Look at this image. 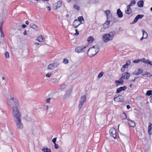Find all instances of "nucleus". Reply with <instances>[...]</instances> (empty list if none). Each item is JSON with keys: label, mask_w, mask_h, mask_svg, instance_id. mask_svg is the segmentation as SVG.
Wrapping results in <instances>:
<instances>
[{"label": "nucleus", "mask_w": 152, "mask_h": 152, "mask_svg": "<svg viewBox=\"0 0 152 152\" xmlns=\"http://www.w3.org/2000/svg\"><path fill=\"white\" fill-rule=\"evenodd\" d=\"M10 104L13 107L12 108V114L14 118L16 126L18 129H22L23 128V125L21 122V118L20 113L18 107V101L15 99L13 98H11L10 100Z\"/></svg>", "instance_id": "f257e3e1"}, {"label": "nucleus", "mask_w": 152, "mask_h": 152, "mask_svg": "<svg viewBox=\"0 0 152 152\" xmlns=\"http://www.w3.org/2000/svg\"><path fill=\"white\" fill-rule=\"evenodd\" d=\"M115 34V32L114 31H111L108 34H104L102 36L103 41L104 42L107 43L112 40Z\"/></svg>", "instance_id": "f03ea898"}, {"label": "nucleus", "mask_w": 152, "mask_h": 152, "mask_svg": "<svg viewBox=\"0 0 152 152\" xmlns=\"http://www.w3.org/2000/svg\"><path fill=\"white\" fill-rule=\"evenodd\" d=\"M90 50L92 52H95V53H90V57H92L94 56L99 51L100 48L97 45H95L90 48L87 52V54L88 55L89 53H90Z\"/></svg>", "instance_id": "7ed1b4c3"}, {"label": "nucleus", "mask_w": 152, "mask_h": 152, "mask_svg": "<svg viewBox=\"0 0 152 152\" xmlns=\"http://www.w3.org/2000/svg\"><path fill=\"white\" fill-rule=\"evenodd\" d=\"M88 47V45L83 46H81L77 47L75 49V51L76 52L80 53L84 52L85 51V49Z\"/></svg>", "instance_id": "20e7f679"}, {"label": "nucleus", "mask_w": 152, "mask_h": 152, "mask_svg": "<svg viewBox=\"0 0 152 152\" xmlns=\"http://www.w3.org/2000/svg\"><path fill=\"white\" fill-rule=\"evenodd\" d=\"M109 133L111 136H112L114 139L116 138V130L114 128H111L109 130Z\"/></svg>", "instance_id": "39448f33"}, {"label": "nucleus", "mask_w": 152, "mask_h": 152, "mask_svg": "<svg viewBox=\"0 0 152 152\" xmlns=\"http://www.w3.org/2000/svg\"><path fill=\"white\" fill-rule=\"evenodd\" d=\"M59 65V64L57 63H53L50 64L48 66V69L52 70L56 67Z\"/></svg>", "instance_id": "423d86ee"}, {"label": "nucleus", "mask_w": 152, "mask_h": 152, "mask_svg": "<svg viewBox=\"0 0 152 152\" xmlns=\"http://www.w3.org/2000/svg\"><path fill=\"white\" fill-rule=\"evenodd\" d=\"M122 96L121 95H119L118 96H115L113 98V99L114 101L116 102H122Z\"/></svg>", "instance_id": "0eeeda50"}, {"label": "nucleus", "mask_w": 152, "mask_h": 152, "mask_svg": "<svg viewBox=\"0 0 152 152\" xmlns=\"http://www.w3.org/2000/svg\"><path fill=\"white\" fill-rule=\"evenodd\" d=\"M143 71L142 69L138 68L137 70H135L133 73V74L134 75H138L140 74H142Z\"/></svg>", "instance_id": "6e6552de"}, {"label": "nucleus", "mask_w": 152, "mask_h": 152, "mask_svg": "<svg viewBox=\"0 0 152 152\" xmlns=\"http://www.w3.org/2000/svg\"><path fill=\"white\" fill-rule=\"evenodd\" d=\"M130 76V74L127 72L124 73L122 76V78L123 79H128Z\"/></svg>", "instance_id": "1a4fd4ad"}, {"label": "nucleus", "mask_w": 152, "mask_h": 152, "mask_svg": "<svg viewBox=\"0 0 152 152\" xmlns=\"http://www.w3.org/2000/svg\"><path fill=\"white\" fill-rule=\"evenodd\" d=\"M128 123V125L132 127H134L135 126V124L134 122L131 120L129 118H127Z\"/></svg>", "instance_id": "9d476101"}, {"label": "nucleus", "mask_w": 152, "mask_h": 152, "mask_svg": "<svg viewBox=\"0 0 152 152\" xmlns=\"http://www.w3.org/2000/svg\"><path fill=\"white\" fill-rule=\"evenodd\" d=\"M141 61L145 64H148L152 66V62H150L148 60L145 59V58H143L140 59Z\"/></svg>", "instance_id": "9b49d317"}, {"label": "nucleus", "mask_w": 152, "mask_h": 152, "mask_svg": "<svg viewBox=\"0 0 152 152\" xmlns=\"http://www.w3.org/2000/svg\"><path fill=\"white\" fill-rule=\"evenodd\" d=\"M81 24L77 19H75L73 23V25L75 28H77Z\"/></svg>", "instance_id": "f8f14e48"}, {"label": "nucleus", "mask_w": 152, "mask_h": 152, "mask_svg": "<svg viewBox=\"0 0 152 152\" xmlns=\"http://www.w3.org/2000/svg\"><path fill=\"white\" fill-rule=\"evenodd\" d=\"M126 87L125 86H124L123 87H121L117 89L116 91V93H120L122 91L126 90Z\"/></svg>", "instance_id": "ddd939ff"}, {"label": "nucleus", "mask_w": 152, "mask_h": 152, "mask_svg": "<svg viewBox=\"0 0 152 152\" xmlns=\"http://www.w3.org/2000/svg\"><path fill=\"white\" fill-rule=\"evenodd\" d=\"M117 15L119 18H122L123 16V13L120 9H118L117 10Z\"/></svg>", "instance_id": "4468645a"}, {"label": "nucleus", "mask_w": 152, "mask_h": 152, "mask_svg": "<svg viewBox=\"0 0 152 152\" xmlns=\"http://www.w3.org/2000/svg\"><path fill=\"white\" fill-rule=\"evenodd\" d=\"M110 21V20H107L103 24L104 28H106L109 27Z\"/></svg>", "instance_id": "2eb2a0df"}, {"label": "nucleus", "mask_w": 152, "mask_h": 152, "mask_svg": "<svg viewBox=\"0 0 152 152\" xmlns=\"http://www.w3.org/2000/svg\"><path fill=\"white\" fill-rule=\"evenodd\" d=\"M144 1L143 0H140L138 2L137 4L139 7H143Z\"/></svg>", "instance_id": "dca6fc26"}, {"label": "nucleus", "mask_w": 152, "mask_h": 152, "mask_svg": "<svg viewBox=\"0 0 152 152\" xmlns=\"http://www.w3.org/2000/svg\"><path fill=\"white\" fill-rule=\"evenodd\" d=\"M72 92V90L71 89H69L68 90L64 95V97L65 98H66L67 97L69 96L71 94Z\"/></svg>", "instance_id": "f3484780"}, {"label": "nucleus", "mask_w": 152, "mask_h": 152, "mask_svg": "<svg viewBox=\"0 0 152 152\" xmlns=\"http://www.w3.org/2000/svg\"><path fill=\"white\" fill-rule=\"evenodd\" d=\"M42 150L44 152H51L50 149L47 148V147H45L42 149Z\"/></svg>", "instance_id": "a211bd4d"}, {"label": "nucleus", "mask_w": 152, "mask_h": 152, "mask_svg": "<svg viewBox=\"0 0 152 152\" xmlns=\"http://www.w3.org/2000/svg\"><path fill=\"white\" fill-rule=\"evenodd\" d=\"M130 6L129 5H128L127 6V10L126 11V13L128 14H130L131 12V9L130 8Z\"/></svg>", "instance_id": "6ab92c4d"}, {"label": "nucleus", "mask_w": 152, "mask_h": 152, "mask_svg": "<svg viewBox=\"0 0 152 152\" xmlns=\"http://www.w3.org/2000/svg\"><path fill=\"white\" fill-rule=\"evenodd\" d=\"M37 40L39 42H43L44 39L42 36H41L37 37Z\"/></svg>", "instance_id": "aec40b11"}, {"label": "nucleus", "mask_w": 152, "mask_h": 152, "mask_svg": "<svg viewBox=\"0 0 152 152\" xmlns=\"http://www.w3.org/2000/svg\"><path fill=\"white\" fill-rule=\"evenodd\" d=\"M122 77L120 79L118 80H116L115 81V83L117 84H122L124 83V80H123L122 79Z\"/></svg>", "instance_id": "412c9836"}, {"label": "nucleus", "mask_w": 152, "mask_h": 152, "mask_svg": "<svg viewBox=\"0 0 152 152\" xmlns=\"http://www.w3.org/2000/svg\"><path fill=\"white\" fill-rule=\"evenodd\" d=\"M86 102V101H83L80 100V104L79 105V109H80L82 107V106L83 104L84 103V102Z\"/></svg>", "instance_id": "4be33fe9"}, {"label": "nucleus", "mask_w": 152, "mask_h": 152, "mask_svg": "<svg viewBox=\"0 0 152 152\" xmlns=\"http://www.w3.org/2000/svg\"><path fill=\"white\" fill-rule=\"evenodd\" d=\"M30 27L31 28L35 30L37 29V26L33 23H31L30 24Z\"/></svg>", "instance_id": "5701e85b"}, {"label": "nucleus", "mask_w": 152, "mask_h": 152, "mask_svg": "<svg viewBox=\"0 0 152 152\" xmlns=\"http://www.w3.org/2000/svg\"><path fill=\"white\" fill-rule=\"evenodd\" d=\"M87 41L89 43H91L94 41V39L93 37L90 36L88 39Z\"/></svg>", "instance_id": "b1692460"}, {"label": "nucleus", "mask_w": 152, "mask_h": 152, "mask_svg": "<svg viewBox=\"0 0 152 152\" xmlns=\"http://www.w3.org/2000/svg\"><path fill=\"white\" fill-rule=\"evenodd\" d=\"M78 22H80V23L81 24L82 23V21L84 20L83 18V16H80L78 18Z\"/></svg>", "instance_id": "393cba45"}, {"label": "nucleus", "mask_w": 152, "mask_h": 152, "mask_svg": "<svg viewBox=\"0 0 152 152\" xmlns=\"http://www.w3.org/2000/svg\"><path fill=\"white\" fill-rule=\"evenodd\" d=\"M142 32L143 36L144 37V38H146L148 35L147 33L143 29L142 30Z\"/></svg>", "instance_id": "a878e982"}, {"label": "nucleus", "mask_w": 152, "mask_h": 152, "mask_svg": "<svg viewBox=\"0 0 152 152\" xmlns=\"http://www.w3.org/2000/svg\"><path fill=\"white\" fill-rule=\"evenodd\" d=\"M148 74H149L150 75L147 76V77H151L152 76V75L150 73L148 72L147 71L145 72L144 74H142V76H144L145 75H148Z\"/></svg>", "instance_id": "bb28decb"}, {"label": "nucleus", "mask_w": 152, "mask_h": 152, "mask_svg": "<svg viewBox=\"0 0 152 152\" xmlns=\"http://www.w3.org/2000/svg\"><path fill=\"white\" fill-rule=\"evenodd\" d=\"M121 117L122 119H125L127 118V116L125 113H123L121 115Z\"/></svg>", "instance_id": "cd10ccee"}, {"label": "nucleus", "mask_w": 152, "mask_h": 152, "mask_svg": "<svg viewBox=\"0 0 152 152\" xmlns=\"http://www.w3.org/2000/svg\"><path fill=\"white\" fill-rule=\"evenodd\" d=\"M62 5L61 2L60 1H58L57 3L56 6V8L60 7Z\"/></svg>", "instance_id": "c85d7f7f"}, {"label": "nucleus", "mask_w": 152, "mask_h": 152, "mask_svg": "<svg viewBox=\"0 0 152 152\" xmlns=\"http://www.w3.org/2000/svg\"><path fill=\"white\" fill-rule=\"evenodd\" d=\"M146 95L147 96H150L152 95V90H148V91L146 94Z\"/></svg>", "instance_id": "c756f323"}, {"label": "nucleus", "mask_w": 152, "mask_h": 152, "mask_svg": "<svg viewBox=\"0 0 152 152\" xmlns=\"http://www.w3.org/2000/svg\"><path fill=\"white\" fill-rule=\"evenodd\" d=\"M136 3V1L134 0H132V1L129 4V6H131L134 5Z\"/></svg>", "instance_id": "7c9ffc66"}, {"label": "nucleus", "mask_w": 152, "mask_h": 152, "mask_svg": "<svg viewBox=\"0 0 152 152\" xmlns=\"http://www.w3.org/2000/svg\"><path fill=\"white\" fill-rule=\"evenodd\" d=\"M74 7L75 9H77L78 10H79L80 9V7L76 4H74Z\"/></svg>", "instance_id": "2f4dec72"}, {"label": "nucleus", "mask_w": 152, "mask_h": 152, "mask_svg": "<svg viewBox=\"0 0 152 152\" xmlns=\"http://www.w3.org/2000/svg\"><path fill=\"white\" fill-rule=\"evenodd\" d=\"M104 72L103 71L101 72L98 75V78H100L101 77L104 75Z\"/></svg>", "instance_id": "473e14b6"}, {"label": "nucleus", "mask_w": 152, "mask_h": 152, "mask_svg": "<svg viewBox=\"0 0 152 152\" xmlns=\"http://www.w3.org/2000/svg\"><path fill=\"white\" fill-rule=\"evenodd\" d=\"M63 63L65 64H67L69 63V61L67 58H64L63 59Z\"/></svg>", "instance_id": "72a5a7b5"}, {"label": "nucleus", "mask_w": 152, "mask_h": 152, "mask_svg": "<svg viewBox=\"0 0 152 152\" xmlns=\"http://www.w3.org/2000/svg\"><path fill=\"white\" fill-rule=\"evenodd\" d=\"M144 15H138L136 16L138 18V20L140 19H141L142 18Z\"/></svg>", "instance_id": "f704fd0d"}, {"label": "nucleus", "mask_w": 152, "mask_h": 152, "mask_svg": "<svg viewBox=\"0 0 152 152\" xmlns=\"http://www.w3.org/2000/svg\"><path fill=\"white\" fill-rule=\"evenodd\" d=\"M138 18L136 16V17L134 18V21L132 23V24H134L136 22H137L138 20Z\"/></svg>", "instance_id": "c9c22d12"}, {"label": "nucleus", "mask_w": 152, "mask_h": 152, "mask_svg": "<svg viewBox=\"0 0 152 152\" xmlns=\"http://www.w3.org/2000/svg\"><path fill=\"white\" fill-rule=\"evenodd\" d=\"M5 57L7 58H9L10 57L9 54L8 52H6L5 53Z\"/></svg>", "instance_id": "e433bc0d"}, {"label": "nucleus", "mask_w": 152, "mask_h": 152, "mask_svg": "<svg viewBox=\"0 0 152 152\" xmlns=\"http://www.w3.org/2000/svg\"><path fill=\"white\" fill-rule=\"evenodd\" d=\"M81 100H84L86 101V95H83L81 97Z\"/></svg>", "instance_id": "4c0bfd02"}, {"label": "nucleus", "mask_w": 152, "mask_h": 152, "mask_svg": "<svg viewBox=\"0 0 152 152\" xmlns=\"http://www.w3.org/2000/svg\"><path fill=\"white\" fill-rule=\"evenodd\" d=\"M105 13L106 15V17H107L108 15L110 14V11L109 10L106 11H105Z\"/></svg>", "instance_id": "58836bf2"}, {"label": "nucleus", "mask_w": 152, "mask_h": 152, "mask_svg": "<svg viewBox=\"0 0 152 152\" xmlns=\"http://www.w3.org/2000/svg\"><path fill=\"white\" fill-rule=\"evenodd\" d=\"M112 15L111 14L108 15L107 17V20H110V19L112 18Z\"/></svg>", "instance_id": "ea45409f"}, {"label": "nucleus", "mask_w": 152, "mask_h": 152, "mask_svg": "<svg viewBox=\"0 0 152 152\" xmlns=\"http://www.w3.org/2000/svg\"><path fill=\"white\" fill-rule=\"evenodd\" d=\"M3 22L2 21L0 23V31H1L2 30V26H3Z\"/></svg>", "instance_id": "a19ab883"}, {"label": "nucleus", "mask_w": 152, "mask_h": 152, "mask_svg": "<svg viewBox=\"0 0 152 152\" xmlns=\"http://www.w3.org/2000/svg\"><path fill=\"white\" fill-rule=\"evenodd\" d=\"M66 87V86L65 84H62L61 86V90H63Z\"/></svg>", "instance_id": "79ce46f5"}, {"label": "nucleus", "mask_w": 152, "mask_h": 152, "mask_svg": "<svg viewBox=\"0 0 152 152\" xmlns=\"http://www.w3.org/2000/svg\"><path fill=\"white\" fill-rule=\"evenodd\" d=\"M152 128V124L151 123H150L149 124L148 127V129H151Z\"/></svg>", "instance_id": "37998d69"}, {"label": "nucleus", "mask_w": 152, "mask_h": 152, "mask_svg": "<svg viewBox=\"0 0 152 152\" xmlns=\"http://www.w3.org/2000/svg\"><path fill=\"white\" fill-rule=\"evenodd\" d=\"M141 61L140 60L138 59L137 60H135L133 61V62L134 63H138Z\"/></svg>", "instance_id": "c03bdc74"}, {"label": "nucleus", "mask_w": 152, "mask_h": 152, "mask_svg": "<svg viewBox=\"0 0 152 152\" xmlns=\"http://www.w3.org/2000/svg\"><path fill=\"white\" fill-rule=\"evenodd\" d=\"M148 133L149 135H151L152 134V129H148Z\"/></svg>", "instance_id": "a18cd8bd"}, {"label": "nucleus", "mask_w": 152, "mask_h": 152, "mask_svg": "<svg viewBox=\"0 0 152 152\" xmlns=\"http://www.w3.org/2000/svg\"><path fill=\"white\" fill-rule=\"evenodd\" d=\"M56 138H54L52 140V141L54 144L56 143Z\"/></svg>", "instance_id": "49530a36"}, {"label": "nucleus", "mask_w": 152, "mask_h": 152, "mask_svg": "<svg viewBox=\"0 0 152 152\" xmlns=\"http://www.w3.org/2000/svg\"><path fill=\"white\" fill-rule=\"evenodd\" d=\"M1 33V37H4V34L3 32L2 31H0Z\"/></svg>", "instance_id": "de8ad7c7"}, {"label": "nucleus", "mask_w": 152, "mask_h": 152, "mask_svg": "<svg viewBox=\"0 0 152 152\" xmlns=\"http://www.w3.org/2000/svg\"><path fill=\"white\" fill-rule=\"evenodd\" d=\"M54 144V146H55V148L56 149H58V145L57 144H56V143H55Z\"/></svg>", "instance_id": "09e8293b"}, {"label": "nucleus", "mask_w": 152, "mask_h": 152, "mask_svg": "<svg viewBox=\"0 0 152 152\" xmlns=\"http://www.w3.org/2000/svg\"><path fill=\"white\" fill-rule=\"evenodd\" d=\"M131 63V61L130 60H128L126 62V64L128 65V66Z\"/></svg>", "instance_id": "8fccbe9b"}, {"label": "nucleus", "mask_w": 152, "mask_h": 152, "mask_svg": "<svg viewBox=\"0 0 152 152\" xmlns=\"http://www.w3.org/2000/svg\"><path fill=\"white\" fill-rule=\"evenodd\" d=\"M122 67H123L124 68H128V65L126 64H125V65H123Z\"/></svg>", "instance_id": "3c124183"}, {"label": "nucleus", "mask_w": 152, "mask_h": 152, "mask_svg": "<svg viewBox=\"0 0 152 152\" xmlns=\"http://www.w3.org/2000/svg\"><path fill=\"white\" fill-rule=\"evenodd\" d=\"M50 76H51V74L49 73H48L46 75V76L48 77H50Z\"/></svg>", "instance_id": "603ef678"}, {"label": "nucleus", "mask_w": 152, "mask_h": 152, "mask_svg": "<svg viewBox=\"0 0 152 152\" xmlns=\"http://www.w3.org/2000/svg\"><path fill=\"white\" fill-rule=\"evenodd\" d=\"M75 31H76V33H75V35H78L79 34V32H78V31H77V29H76L75 30Z\"/></svg>", "instance_id": "864d4df0"}, {"label": "nucleus", "mask_w": 152, "mask_h": 152, "mask_svg": "<svg viewBox=\"0 0 152 152\" xmlns=\"http://www.w3.org/2000/svg\"><path fill=\"white\" fill-rule=\"evenodd\" d=\"M50 99V98L47 99L46 100V102L47 103H49Z\"/></svg>", "instance_id": "5fc2aeb1"}, {"label": "nucleus", "mask_w": 152, "mask_h": 152, "mask_svg": "<svg viewBox=\"0 0 152 152\" xmlns=\"http://www.w3.org/2000/svg\"><path fill=\"white\" fill-rule=\"evenodd\" d=\"M121 72H124V71H125V69H124V68L123 67H122L121 68Z\"/></svg>", "instance_id": "6e6d98bb"}, {"label": "nucleus", "mask_w": 152, "mask_h": 152, "mask_svg": "<svg viewBox=\"0 0 152 152\" xmlns=\"http://www.w3.org/2000/svg\"><path fill=\"white\" fill-rule=\"evenodd\" d=\"M126 107L128 109H129L131 107L129 105H128L126 106Z\"/></svg>", "instance_id": "4d7b16f0"}, {"label": "nucleus", "mask_w": 152, "mask_h": 152, "mask_svg": "<svg viewBox=\"0 0 152 152\" xmlns=\"http://www.w3.org/2000/svg\"><path fill=\"white\" fill-rule=\"evenodd\" d=\"M95 53V52H92L91 50L90 51V53L88 54V55H89V56L90 57V55L91 53Z\"/></svg>", "instance_id": "13d9d810"}, {"label": "nucleus", "mask_w": 152, "mask_h": 152, "mask_svg": "<svg viewBox=\"0 0 152 152\" xmlns=\"http://www.w3.org/2000/svg\"><path fill=\"white\" fill-rule=\"evenodd\" d=\"M22 27L23 28H26V25H25V24H23L22 25Z\"/></svg>", "instance_id": "bf43d9fd"}, {"label": "nucleus", "mask_w": 152, "mask_h": 152, "mask_svg": "<svg viewBox=\"0 0 152 152\" xmlns=\"http://www.w3.org/2000/svg\"><path fill=\"white\" fill-rule=\"evenodd\" d=\"M48 107L47 106H45V107H44V109L45 110H47L48 109Z\"/></svg>", "instance_id": "052dcab7"}, {"label": "nucleus", "mask_w": 152, "mask_h": 152, "mask_svg": "<svg viewBox=\"0 0 152 152\" xmlns=\"http://www.w3.org/2000/svg\"><path fill=\"white\" fill-rule=\"evenodd\" d=\"M150 99L151 102L152 103V95L150 97Z\"/></svg>", "instance_id": "680f3d73"}, {"label": "nucleus", "mask_w": 152, "mask_h": 152, "mask_svg": "<svg viewBox=\"0 0 152 152\" xmlns=\"http://www.w3.org/2000/svg\"><path fill=\"white\" fill-rule=\"evenodd\" d=\"M25 23L26 24V25H28L29 24V22L28 20H26V22H25Z\"/></svg>", "instance_id": "e2e57ef3"}, {"label": "nucleus", "mask_w": 152, "mask_h": 152, "mask_svg": "<svg viewBox=\"0 0 152 152\" xmlns=\"http://www.w3.org/2000/svg\"><path fill=\"white\" fill-rule=\"evenodd\" d=\"M23 34L24 35H26L27 34L26 31V30L25 31L23 32Z\"/></svg>", "instance_id": "0e129e2a"}, {"label": "nucleus", "mask_w": 152, "mask_h": 152, "mask_svg": "<svg viewBox=\"0 0 152 152\" xmlns=\"http://www.w3.org/2000/svg\"><path fill=\"white\" fill-rule=\"evenodd\" d=\"M47 9L48 11H50L51 10L50 7H47Z\"/></svg>", "instance_id": "69168bd1"}, {"label": "nucleus", "mask_w": 152, "mask_h": 152, "mask_svg": "<svg viewBox=\"0 0 152 152\" xmlns=\"http://www.w3.org/2000/svg\"><path fill=\"white\" fill-rule=\"evenodd\" d=\"M145 38H144V37L142 36V37L140 38V40L141 41L142 40L144 39H145Z\"/></svg>", "instance_id": "338daca9"}, {"label": "nucleus", "mask_w": 152, "mask_h": 152, "mask_svg": "<svg viewBox=\"0 0 152 152\" xmlns=\"http://www.w3.org/2000/svg\"><path fill=\"white\" fill-rule=\"evenodd\" d=\"M136 79V78H135L134 79L132 80H131V81H133V82H134V81H135V80Z\"/></svg>", "instance_id": "774afa93"}]
</instances>
